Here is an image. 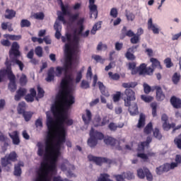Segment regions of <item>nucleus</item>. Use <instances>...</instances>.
I'll use <instances>...</instances> for the list:
<instances>
[{
    "label": "nucleus",
    "mask_w": 181,
    "mask_h": 181,
    "mask_svg": "<svg viewBox=\"0 0 181 181\" xmlns=\"http://www.w3.org/2000/svg\"><path fill=\"white\" fill-rule=\"evenodd\" d=\"M47 127L48 133L47 139H45V153L44 155L45 159H49L50 164L41 163L40 170H43L45 173H50L56 170V163L57 159L60 156V151L62 149V144L66 142V129L64 127H61L60 130H57L55 135L57 137V142L53 144V132H54V120L51 116L47 117Z\"/></svg>",
    "instance_id": "f257e3e1"
},
{
    "label": "nucleus",
    "mask_w": 181,
    "mask_h": 181,
    "mask_svg": "<svg viewBox=\"0 0 181 181\" xmlns=\"http://www.w3.org/2000/svg\"><path fill=\"white\" fill-rule=\"evenodd\" d=\"M60 83V89L56 96V103L58 105H63L69 108L76 103V98L71 93L72 89L70 83L73 81L71 75H64Z\"/></svg>",
    "instance_id": "f03ea898"
},
{
    "label": "nucleus",
    "mask_w": 181,
    "mask_h": 181,
    "mask_svg": "<svg viewBox=\"0 0 181 181\" xmlns=\"http://www.w3.org/2000/svg\"><path fill=\"white\" fill-rule=\"evenodd\" d=\"M56 105H54L52 107V112L54 115V117L57 119V122L59 124V128L58 131H60V127H64L63 124H64L67 119V114L64 113V110L60 111V109H59V107H65V108H70L67 107L66 106L63 105H59L56 102H55Z\"/></svg>",
    "instance_id": "7ed1b4c3"
},
{
    "label": "nucleus",
    "mask_w": 181,
    "mask_h": 181,
    "mask_svg": "<svg viewBox=\"0 0 181 181\" xmlns=\"http://www.w3.org/2000/svg\"><path fill=\"white\" fill-rule=\"evenodd\" d=\"M89 136L90 137L88 139V145L90 148H95L98 144V141H103L104 139V134L98 131H95L94 128H91Z\"/></svg>",
    "instance_id": "20e7f679"
},
{
    "label": "nucleus",
    "mask_w": 181,
    "mask_h": 181,
    "mask_svg": "<svg viewBox=\"0 0 181 181\" xmlns=\"http://www.w3.org/2000/svg\"><path fill=\"white\" fill-rule=\"evenodd\" d=\"M18 160V154L16 152L12 151L11 152L8 156H6L1 159V163L2 168H7V172L11 170V166H12V162H16Z\"/></svg>",
    "instance_id": "39448f33"
},
{
    "label": "nucleus",
    "mask_w": 181,
    "mask_h": 181,
    "mask_svg": "<svg viewBox=\"0 0 181 181\" xmlns=\"http://www.w3.org/2000/svg\"><path fill=\"white\" fill-rule=\"evenodd\" d=\"M73 66V49L71 44L65 45V63L64 67L66 69H71Z\"/></svg>",
    "instance_id": "423d86ee"
},
{
    "label": "nucleus",
    "mask_w": 181,
    "mask_h": 181,
    "mask_svg": "<svg viewBox=\"0 0 181 181\" xmlns=\"http://www.w3.org/2000/svg\"><path fill=\"white\" fill-rule=\"evenodd\" d=\"M60 168L63 172H66V170H67L68 177H76V175L73 173V170H76V167H74V165L70 164V162L67 160H64V162L60 165Z\"/></svg>",
    "instance_id": "0eeeda50"
},
{
    "label": "nucleus",
    "mask_w": 181,
    "mask_h": 181,
    "mask_svg": "<svg viewBox=\"0 0 181 181\" xmlns=\"http://www.w3.org/2000/svg\"><path fill=\"white\" fill-rule=\"evenodd\" d=\"M88 160H90V162H94L98 166H101V165H103V163H108L109 165H111V163H112V160L109 158L104 157H95L93 155H88Z\"/></svg>",
    "instance_id": "6e6552de"
},
{
    "label": "nucleus",
    "mask_w": 181,
    "mask_h": 181,
    "mask_svg": "<svg viewBox=\"0 0 181 181\" xmlns=\"http://www.w3.org/2000/svg\"><path fill=\"white\" fill-rule=\"evenodd\" d=\"M124 95L126 98H124V106L129 107L131 105V101H135L136 98H135V92L132 89H126L124 90Z\"/></svg>",
    "instance_id": "1a4fd4ad"
},
{
    "label": "nucleus",
    "mask_w": 181,
    "mask_h": 181,
    "mask_svg": "<svg viewBox=\"0 0 181 181\" xmlns=\"http://www.w3.org/2000/svg\"><path fill=\"white\" fill-rule=\"evenodd\" d=\"M103 139L105 145H108L109 146H116L117 151H122V147L119 146V141L110 136H104Z\"/></svg>",
    "instance_id": "9d476101"
},
{
    "label": "nucleus",
    "mask_w": 181,
    "mask_h": 181,
    "mask_svg": "<svg viewBox=\"0 0 181 181\" xmlns=\"http://www.w3.org/2000/svg\"><path fill=\"white\" fill-rule=\"evenodd\" d=\"M88 8L90 11V18L97 19L98 18V9L97 5H95V0H89Z\"/></svg>",
    "instance_id": "9b49d317"
},
{
    "label": "nucleus",
    "mask_w": 181,
    "mask_h": 181,
    "mask_svg": "<svg viewBox=\"0 0 181 181\" xmlns=\"http://www.w3.org/2000/svg\"><path fill=\"white\" fill-rule=\"evenodd\" d=\"M110 123V119L107 116L104 117L101 121V117L96 115L93 119V125L95 128L98 127H105L107 124Z\"/></svg>",
    "instance_id": "f8f14e48"
},
{
    "label": "nucleus",
    "mask_w": 181,
    "mask_h": 181,
    "mask_svg": "<svg viewBox=\"0 0 181 181\" xmlns=\"http://www.w3.org/2000/svg\"><path fill=\"white\" fill-rule=\"evenodd\" d=\"M161 121L163 122V129L164 131H169L172 128H175V123H168V121H169V117H168V115L163 114L161 116Z\"/></svg>",
    "instance_id": "ddd939ff"
},
{
    "label": "nucleus",
    "mask_w": 181,
    "mask_h": 181,
    "mask_svg": "<svg viewBox=\"0 0 181 181\" xmlns=\"http://www.w3.org/2000/svg\"><path fill=\"white\" fill-rule=\"evenodd\" d=\"M21 47L17 42H13L12 43L11 49L9 50V56H13L14 57H21V51L19 49Z\"/></svg>",
    "instance_id": "4468645a"
},
{
    "label": "nucleus",
    "mask_w": 181,
    "mask_h": 181,
    "mask_svg": "<svg viewBox=\"0 0 181 181\" xmlns=\"http://www.w3.org/2000/svg\"><path fill=\"white\" fill-rule=\"evenodd\" d=\"M7 77L9 80L8 88L11 93H15L17 88L16 76L15 75H10V76H8Z\"/></svg>",
    "instance_id": "2eb2a0df"
},
{
    "label": "nucleus",
    "mask_w": 181,
    "mask_h": 181,
    "mask_svg": "<svg viewBox=\"0 0 181 181\" xmlns=\"http://www.w3.org/2000/svg\"><path fill=\"white\" fill-rule=\"evenodd\" d=\"M5 66L6 69H0L2 72L5 73V74L8 76H13V72L12 71V64L10 62L9 59L8 58L6 59L5 62Z\"/></svg>",
    "instance_id": "dca6fc26"
},
{
    "label": "nucleus",
    "mask_w": 181,
    "mask_h": 181,
    "mask_svg": "<svg viewBox=\"0 0 181 181\" xmlns=\"http://www.w3.org/2000/svg\"><path fill=\"white\" fill-rule=\"evenodd\" d=\"M170 103L173 108L179 110L181 108V99L175 95L172 96L170 99Z\"/></svg>",
    "instance_id": "f3484780"
},
{
    "label": "nucleus",
    "mask_w": 181,
    "mask_h": 181,
    "mask_svg": "<svg viewBox=\"0 0 181 181\" xmlns=\"http://www.w3.org/2000/svg\"><path fill=\"white\" fill-rule=\"evenodd\" d=\"M153 88L156 91L157 101H163L165 100V93H163L162 88L160 86H156L153 87Z\"/></svg>",
    "instance_id": "a211bd4d"
},
{
    "label": "nucleus",
    "mask_w": 181,
    "mask_h": 181,
    "mask_svg": "<svg viewBox=\"0 0 181 181\" xmlns=\"http://www.w3.org/2000/svg\"><path fill=\"white\" fill-rule=\"evenodd\" d=\"M26 88H20L16 93L14 96L15 101H21L22 100V97H25L26 95Z\"/></svg>",
    "instance_id": "6ab92c4d"
},
{
    "label": "nucleus",
    "mask_w": 181,
    "mask_h": 181,
    "mask_svg": "<svg viewBox=\"0 0 181 181\" xmlns=\"http://www.w3.org/2000/svg\"><path fill=\"white\" fill-rule=\"evenodd\" d=\"M147 25H148V30H152L154 35H159V28H158V25H156L155 24H153V21L152 18L148 19Z\"/></svg>",
    "instance_id": "aec40b11"
},
{
    "label": "nucleus",
    "mask_w": 181,
    "mask_h": 181,
    "mask_svg": "<svg viewBox=\"0 0 181 181\" xmlns=\"http://www.w3.org/2000/svg\"><path fill=\"white\" fill-rule=\"evenodd\" d=\"M8 136L12 139L13 145H19L21 144V139H19V132L18 131H14L12 134L9 133Z\"/></svg>",
    "instance_id": "412c9836"
},
{
    "label": "nucleus",
    "mask_w": 181,
    "mask_h": 181,
    "mask_svg": "<svg viewBox=\"0 0 181 181\" xmlns=\"http://www.w3.org/2000/svg\"><path fill=\"white\" fill-rule=\"evenodd\" d=\"M152 142V137L151 136H147L146 141H141L139 146V151L144 152L145 151V147H148L149 144Z\"/></svg>",
    "instance_id": "4be33fe9"
},
{
    "label": "nucleus",
    "mask_w": 181,
    "mask_h": 181,
    "mask_svg": "<svg viewBox=\"0 0 181 181\" xmlns=\"http://www.w3.org/2000/svg\"><path fill=\"white\" fill-rule=\"evenodd\" d=\"M86 115H82V119L86 125H88L91 122V119H93V114L88 109H86Z\"/></svg>",
    "instance_id": "5701e85b"
},
{
    "label": "nucleus",
    "mask_w": 181,
    "mask_h": 181,
    "mask_svg": "<svg viewBox=\"0 0 181 181\" xmlns=\"http://www.w3.org/2000/svg\"><path fill=\"white\" fill-rule=\"evenodd\" d=\"M134 49H138V46H133L130 48L128 49L127 52L125 54V57L127 59V60H132L134 61L136 57L135 55H134Z\"/></svg>",
    "instance_id": "b1692460"
},
{
    "label": "nucleus",
    "mask_w": 181,
    "mask_h": 181,
    "mask_svg": "<svg viewBox=\"0 0 181 181\" xmlns=\"http://www.w3.org/2000/svg\"><path fill=\"white\" fill-rule=\"evenodd\" d=\"M135 33H133L132 30H129L127 31V27L124 26L122 29V34L120 39H124L126 36L128 37H132L134 36Z\"/></svg>",
    "instance_id": "393cba45"
},
{
    "label": "nucleus",
    "mask_w": 181,
    "mask_h": 181,
    "mask_svg": "<svg viewBox=\"0 0 181 181\" xmlns=\"http://www.w3.org/2000/svg\"><path fill=\"white\" fill-rule=\"evenodd\" d=\"M23 166H25V165L23 162H19L14 166V176H21L22 175V168H23Z\"/></svg>",
    "instance_id": "a878e982"
},
{
    "label": "nucleus",
    "mask_w": 181,
    "mask_h": 181,
    "mask_svg": "<svg viewBox=\"0 0 181 181\" xmlns=\"http://www.w3.org/2000/svg\"><path fill=\"white\" fill-rule=\"evenodd\" d=\"M146 71V64H141L139 67L136 68V71H133V76L135 74H137V73H139L140 76H143L144 74H145Z\"/></svg>",
    "instance_id": "bb28decb"
},
{
    "label": "nucleus",
    "mask_w": 181,
    "mask_h": 181,
    "mask_svg": "<svg viewBox=\"0 0 181 181\" xmlns=\"http://www.w3.org/2000/svg\"><path fill=\"white\" fill-rule=\"evenodd\" d=\"M59 5L61 8V11L62 12L63 15H70V11H69V4L64 5L63 4V1L62 0H58Z\"/></svg>",
    "instance_id": "cd10ccee"
},
{
    "label": "nucleus",
    "mask_w": 181,
    "mask_h": 181,
    "mask_svg": "<svg viewBox=\"0 0 181 181\" xmlns=\"http://www.w3.org/2000/svg\"><path fill=\"white\" fill-rule=\"evenodd\" d=\"M98 86L99 87V90L103 94V95H105V97H110V93H108V90H107V88L104 85V83L101 81L98 82Z\"/></svg>",
    "instance_id": "c85d7f7f"
},
{
    "label": "nucleus",
    "mask_w": 181,
    "mask_h": 181,
    "mask_svg": "<svg viewBox=\"0 0 181 181\" xmlns=\"http://www.w3.org/2000/svg\"><path fill=\"white\" fill-rule=\"evenodd\" d=\"M129 107V112L130 113V115H138L139 114V112L138 111V105L136 103H133L129 106H126Z\"/></svg>",
    "instance_id": "c756f323"
},
{
    "label": "nucleus",
    "mask_w": 181,
    "mask_h": 181,
    "mask_svg": "<svg viewBox=\"0 0 181 181\" xmlns=\"http://www.w3.org/2000/svg\"><path fill=\"white\" fill-rule=\"evenodd\" d=\"M54 29L56 31V39H60V37H62V25H60V24L58 22H55L54 24Z\"/></svg>",
    "instance_id": "7c9ffc66"
},
{
    "label": "nucleus",
    "mask_w": 181,
    "mask_h": 181,
    "mask_svg": "<svg viewBox=\"0 0 181 181\" xmlns=\"http://www.w3.org/2000/svg\"><path fill=\"white\" fill-rule=\"evenodd\" d=\"M16 16V11H15L13 9H6L4 18L6 19H13Z\"/></svg>",
    "instance_id": "2f4dec72"
},
{
    "label": "nucleus",
    "mask_w": 181,
    "mask_h": 181,
    "mask_svg": "<svg viewBox=\"0 0 181 181\" xmlns=\"http://www.w3.org/2000/svg\"><path fill=\"white\" fill-rule=\"evenodd\" d=\"M45 80L46 81H47V83H51V81H54V67L49 68V69L47 71V76L45 78Z\"/></svg>",
    "instance_id": "473e14b6"
},
{
    "label": "nucleus",
    "mask_w": 181,
    "mask_h": 181,
    "mask_svg": "<svg viewBox=\"0 0 181 181\" xmlns=\"http://www.w3.org/2000/svg\"><path fill=\"white\" fill-rule=\"evenodd\" d=\"M63 73H64V75L67 74V73H69V70L66 68H65L64 66H57L56 67L55 74H56L57 77H60V76H62L63 74Z\"/></svg>",
    "instance_id": "72a5a7b5"
},
{
    "label": "nucleus",
    "mask_w": 181,
    "mask_h": 181,
    "mask_svg": "<svg viewBox=\"0 0 181 181\" xmlns=\"http://www.w3.org/2000/svg\"><path fill=\"white\" fill-rule=\"evenodd\" d=\"M150 62L151 63V67L155 69H159L162 70V65H160V62L156 58H151Z\"/></svg>",
    "instance_id": "f704fd0d"
},
{
    "label": "nucleus",
    "mask_w": 181,
    "mask_h": 181,
    "mask_svg": "<svg viewBox=\"0 0 181 181\" xmlns=\"http://www.w3.org/2000/svg\"><path fill=\"white\" fill-rule=\"evenodd\" d=\"M77 26H79V30L78 31V36H81L83 30H84V18H80L77 23Z\"/></svg>",
    "instance_id": "c9c22d12"
},
{
    "label": "nucleus",
    "mask_w": 181,
    "mask_h": 181,
    "mask_svg": "<svg viewBox=\"0 0 181 181\" xmlns=\"http://www.w3.org/2000/svg\"><path fill=\"white\" fill-rule=\"evenodd\" d=\"M146 121V116L144 114L141 113L139 115V122L137 124V128H144L145 127V122Z\"/></svg>",
    "instance_id": "e433bc0d"
},
{
    "label": "nucleus",
    "mask_w": 181,
    "mask_h": 181,
    "mask_svg": "<svg viewBox=\"0 0 181 181\" xmlns=\"http://www.w3.org/2000/svg\"><path fill=\"white\" fill-rule=\"evenodd\" d=\"M152 131H153V124H152V122H150L148 124H146V126L144 129V132L146 135H149L150 134H152Z\"/></svg>",
    "instance_id": "4c0bfd02"
},
{
    "label": "nucleus",
    "mask_w": 181,
    "mask_h": 181,
    "mask_svg": "<svg viewBox=\"0 0 181 181\" xmlns=\"http://www.w3.org/2000/svg\"><path fill=\"white\" fill-rule=\"evenodd\" d=\"M11 62L12 63H15L16 64H17V66H18L21 71H23V69L25 68V64H23V62H22V61L18 59V57H14L11 59Z\"/></svg>",
    "instance_id": "58836bf2"
},
{
    "label": "nucleus",
    "mask_w": 181,
    "mask_h": 181,
    "mask_svg": "<svg viewBox=\"0 0 181 181\" xmlns=\"http://www.w3.org/2000/svg\"><path fill=\"white\" fill-rule=\"evenodd\" d=\"M4 37H5V39H9V40H21V39H22V35L6 34L4 35Z\"/></svg>",
    "instance_id": "ea45409f"
},
{
    "label": "nucleus",
    "mask_w": 181,
    "mask_h": 181,
    "mask_svg": "<svg viewBox=\"0 0 181 181\" xmlns=\"http://www.w3.org/2000/svg\"><path fill=\"white\" fill-rule=\"evenodd\" d=\"M25 108H26V103L25 102L20 103L17 107L18 114L23 115L24 112H26L25 111Z\"/></svg>",
    "instance_id": "a19ab883"
},
{
    "label": "nucleus",
    "mask_w": 181,
    "mask_h": 181,
    "mask_svg": "<svg viewBox=\"0 0 181 181\" xmlns=\"http://www.w3.org/2000/svg\"><path fill=\"white\" fill-rule=\"evenodd\" d=\"M0 142H4V148H8V146H9V139L8 138V136H5V134H1L0 135Z\"/></svg>",
    "instance_id": "79ce46f5"
},
{
    "label": "nucleus",
    "mask_w": 181,
    "mask_h": 181,
    "mask_svg": "<svg viewBox=\"0 0 181 181\" xmlns=\"http://www.w3.org/2000/svg\"><path fill=\"white\" fill-rule=\"evenodd\" d=\"M49 175V173H45L43 171V170H40L38 173V177H37L35 181H44L45 180V176H47Z\"/></svg>",
    "instance_id": "37998d69"
},
{
    "label": "nucleus",
    "mask_w": 181,
    "mask_h": 181,
    "mask_svg": "<svg viewBox=\"0 0 181 181\" xmlns=\"http://www.w3.org/2000/svg\"><path fill=\"white\" fill-rule=\"evenodd\" d=\"M122 127H124V124H119V125H117L114 122H110L108 124V128L110 131L115 132V131L118 129V128H122Z\"/></svg>",
    "instance_id": "c03bdc74"
},
{
    "label": "nucleus",
    "mask_w": 181,
    "mask_h": 181,
    "mask_svg": "<svg viewBox=\"0 0 181 181\" xmlns=\"http://www.w3.org/2000/svg\"><path fill=\"white\" fill-rule=\"evenodd\" d=\"M19 83L22 87H24V86H26V84H28V76H26L25 74H21L19 78Z\"/></svg>",
    "instance_id": "a18cd8bd"
},
{
    "label": "nucleus",
    "mask_w": 181,
    "mask_h": 181,
    "mask_svg": "<svg viewBox=\"0 0 181 181\" xmlns=\"http://www.w3.org/2000/svg\"><path fill=\"white\" fill-rule=\"evenodd\" d=\"M37 146L38 148V150H37L38 156H43L45 153V150L43 149V143L40 141L37 142Z\"/></svg>",
    "instance_id": "49530a36"
},
{
    "label": "nucleus",
    "mask_w": 181,
    "mask_h": 181,
    "mask_svg": "<svg viewBox=\"0 0 181 181\" xmlns=\"http://www.w3.org/2000/svg\"><path fill=\"white\" fill-rule=\"evenodd\" d=\"M136 86H138V83H136V82H129V83H122V87L124 88H135V87H136Z\"/></svg>",
    "instance_id": "de8ad7c7"
},
{
    "label": "nucleus",
    "mask_w": 181,
    "mask_h": 181,
    "mask_svg": "<svg viewBox=\"0 0 181 181\" xmlns=\"http://www.w3.org/2000/svg\"><path fill=\"white\" fill-rule=\"evenodd\" d=\"M146 169L147 168H144V169L139 168V170H137V175L139 179H145V176L146 175V173H145Z\"/></svg>",
    "instance_id": "09e8293b"
},
{
    "label": "nucleus",
    "mask_w": 181,
    "mask_h": 181,
    "mask_svg": "<svg viewBox=\"0 0 181 181\" xmlns=\"http://www.w3.org/2000/svg\"><path fill=\"white\" fill-rule=\"evenodd\" d=\"M153 135L154 137L156 138V139H162V134H160V131H159V129L155 128L153 131Z\"/></svg>",
    "instance_id": "8fccbe9b"
},
{
    "label": "nucleus",
    "mask_w": 181,
    "mask_h": 181,
    "mask_svg": "<svg viewBox=\"0 0 181 181\" xmlns=\"http://www.w3.org/2000/svg\"><path fill=\"white\" fill-rule=\"evenodd\" d=\"M35 53L37 57H43V48L42 47L38 46L35 49Z\"/></svg>",
    "instance_id": "3c124183"
},
{
    "label": "nucleus",
    "mask_w": 181,
    "mask_h": 181,
    "mask_svg": "<svg viewBox=\"0 0 181 181\" xmlns=\"http://www.w3.org/2000/svg\"><path fill=\"white\" fill-rule=\"evenodd\" d=\"M172 81L173 84H177L180 81V74L175 72L172 77Z\"/></svg>",
    "instance_id": "603ef678"
},
{
    "label": "nucleus",
    "mask_w": 181,
    "mask_h": 181,
    "mask_svg": "<svg viewBox=\"0 0 181 181\" xmlns=\"http://www.w3.org/2000/svg\"><path fill=\"white\" fill-rule=\"evenodd\" d=\"M22 115H23L25 121H26V122H28V121H30V119H32L33 113H32L30 112H25Z\"/></svg>",
    "instance_id": "864d4df0"
},
{
    "label": "nucleus",
    "mask_w": 181,
    "mask_h": 181,
    "mask_svg": "<svg viewBox=\"0 0 181 181\" xmlns=\"http://www.w3.org/2000/svg\"><path fill=\"white\" fill-rule=\"evenodd\" d=\"M139 40H140V37L139 35H136V34H134V35H133L130 39V42L132 45H136L139 43Z\"/></svg>",
    "instance_id": "5fc2aeb1"
},
{
    "label": "nucleus",
    "mask_w": 181,
    "mask_h": 181,
    "mask_svg": "<svg viewBox=\"0 0 181 181\" xmlns=\"http://www.w3.org/2000/svg\"><path fill=\"white\" fill-rule=\"evenodd\" d=\"M100 28H101V22L96 23L93 25V28H92V30L90 31L91 35H95V33L97 32V30L100 29Z\"/></svg>",
    "instance_id": "6e6d98bb"
},
{
    "label": "nucleus",
    "mask_w": 181,
    "mask_h": 181,
    "mask_svg": "<svg viewBox=\"0 0 181 181\" xmlns=\"http://www.w3.org/2000/svg\"><path fill=\"white\" fill-rule=\"evenodd\" d=\"M125 16L127 21L132 22L135 19V14L128 11H126Z\"/></svg>",
    "instance_id": "4d7b16f0"
},
{
    "label": "nucleus",
    "mask_w": 181,
    "mask_h": 181,
    "mask_svg": "<svg viewBox=\"0 0 181 181\" xmlns=\"http://www.w3.org/2000/svg\"><path fill=\"white\" fill-rule=\"evenodd\" d=\"M31 23L28 19H23L21 21V28H30Z\"/></svg>",
    "instance_id": "13d9d810"
},
{
    "label": "nucleus",
    "mask_w": 181,
    "mask_h": 181,
    "mask_svg": "<svg viewBox=\"0 0 181 181\" xmlns=\"http://www.w3.org/2000/svg\"><path fill=\"white\" fill-rule=\"evenodd\" d=\"M151 107L152 108L153 117H156L158 115L156 113V108H158V103H156V102H153L151 103Z\"/></svg>",
    "instance_id": "bf43d9fd"
},
{
    "label": "nucleus",
    "mask_w": 181,
    "mask_h": 181,
    "mask_svg": "<svg viewBox=\"0 0 181 181\" xmlns=\"http://www.w3.org/2000/svg\"><path fill=\"white\" fill-rule=\"evenodd\" d=\"M33 18L38 19V21H43V19H45V13H43V12L35 13L33 15Z\"/></svg>",
    "instance_id": "052dcab7"
},
{
    "label": "nucleus",
    "mask_w": 181,
    "mask_h": 181,
    "mask_svg": "<svg viewBox=\"0 0 181 181\" xmlns=\"http://www.w3.org/2000/svg\"><path fill=\"white\" fill-rule=\"evenodd\" d=\"M174 144L178 149H181V134L174 139Z\"/></svg>",
    "instance_id": "680f3d73"
},
{
    "label": "nucleus",
    "mask_w": 181,
    "mask_h": 181,
    "mask_svg": "<svg viewBox=\"0 0 181 181\" xmlns=\"http://www.w3.org/2000/svg\"><path fill=\"white\" fill-rule=\"evenodd\" d=\"M145 173H146V180L148 181L153 180V176L152 175V173H151V171L149 170V169L146 168Z\"/></svg>",
    "instance_id": "e2e57ef3"
},
{
    "label": "nucleus",
    "mask_w": 181,
    "mask_h": 181,
    "mask_svg": "<svg viewBox=\"0 0 181 181\" xmlns=\"http://www.w3.org/2000/svg\"><path fill=\"white\" fill-rule=\"evenodd\" d=\"M141 98L144 103H151L153 100V97L152 96H147L146 95H141Z\"/></svg>",
    "instance_id": "0e129e2a"
},
{
    "label": "nucleus",
    "mask_w": 181,
    "mask_h": 181,
    "mask_svg": "<svg viewBox=\"0 0 181 181\" xmlns=\"http://www.w3.org/2000/svg\"><path fill=\"white\" fill-rule=\"evenodd\" d=\"M164 63L167 69H170V67H173V62H172V59L170 57L166 58L164 60Z\"/></svg>",
    "instance_id": "69168bd1"
},
{
    "label": "nucleus",
    "mask_w": 181,
    "mask_h": 181,
    "mask_svg": "<svg viewBox=\"0 0 181 181\" xmlns=\"http://www.w3.org/2000/svg\"><path fill=\"white\" fill-rule=\"evenodd\" d=\"M108 76L109 77L112 79V80H115V81H118L119 78H120V76H119V74H112V72H109L108 73Z\"/></svg>",
    "instance_id": "338daca9"
},
{
    "label": "nucleus",
    "mask_w": 181,
    "mask_h": 181,
    "mask_svg": "<svg viewBox=\"0 0 181 181\" xmlns=\"http://www.w3.org/2000/svg\"><path fill=\"white\" fill-rule=\"evenodd\" d=\"M45 97V90L40 86H37V98H43Z\"/></svg>",
    "instance_id": "774afa93"
}]
</instances>
